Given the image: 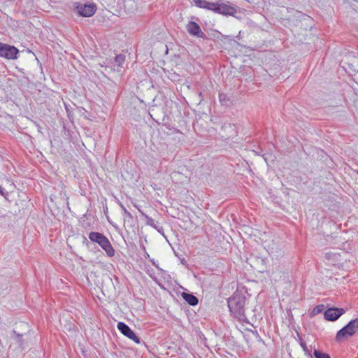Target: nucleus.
<instances>
[{
  "label": "nucleus",
  "instance_id": "f8f14e48",
  "mask_svg": "<svg viewBox=\"0 0 358 358\" xmlns=\"http://www.w3.org/2000/svg\"><path fill=\"white\" fill-rule=\"evenodd\" d=\"M125 56L123 55H117L115 57V60L113 63V66L110 68H113L114 71H117V72L121 71V69L122 68V64L124 63Z\"/></svg>",
  "mask_w": 358,
  "mask_h": 358
},
{
  "label": "nucleus",
  "instance_id": "f257e3e1",
  "mask_svg": "<svg viewBox=\"0 0 358 358\" xmlns=\"http://www.w3.org/2000/svg\"><path fill=\"white\" fill-rule=\"evenodd\" d=\"M246 297L240 292H235L228 300V307L231 314L240 321L247 320L245 314Z\"/></svg>",
  "mask_w": 358,
  "mask_h": 358
},
{
  "label": "nucleus",
  "instance_id": "6e6552de",
  "mask_svg": "<svg viewBox=\"0 0 358 358\" xmlns=\"http://www.w3.org/2000/svg\"><path fill=\"white\" fill-rule=\"evenodd\" d=\"M213 12L224 15H234L236 13V9L228 4L215 3Z\"/></svg>",
  "mask_w": 358,
  "mask_h": 358
},
{
  "label": "nucleus",
  "instance_id": "4be33fe9",
  "mask_svg": "<svg viewBox=\"0 0 358 358\" xmlns=\"http://www.w3.org/2000/svg\"><path fill=\"white\" fill-rule=\"evenodd\" d=\"M120 206H121L122 210L124 212V209H126V208L122 204H121Z\"/></svg>",
  "mask_w": 358,
  "mask_h": 358
},
{
  "label": "nucleus",
  "instance_id": "20e7f679",
  "mask_svg": "<svg viewBox=\"0 0 358 358\" xmlns=\"http://www.w3.org/2000/svg\"><path fill=\"white\" fill-rule=\"evenodd\" d=\"M73 7L79 15L86 17L92 16L96 10V5L94 3H82L76 2L73 3Z\"/></svg>",
  "mask_w": 358,
  "mask_h": 358
},
{
  "label": "nucleus",
  "instance_id": "9d476101",
  "mask_svg": "<svg viewBox=\"0 0 358 358\" xmlns=\"http://www.w3.org/2000/svg\"><path fill=\"white\" fill-rule=\"evenodd\" d=\"M186 28L188 33L193 36H196L197 38H203L205 36L199 25L193 21L189 22Z\"/></svg>",
  "mask_w": 358,
  "mask_h": 358
},
{
  "label": "nucleus",
  "instance_id": "a211bd4d",
  "mask_svg": "<svg viewBox=\"0 0 358 358\" xmlns=\"http://www.w3.org/2000/svg\"><path fill=\"white\" fill-rule=\"evenodd\" d=\"M13 334H15L16 335V338H15L16 341L20 344V347L24 348L22 340V334H17L15 330H13Z\"/></svg>",
  "mask_w": 358,
  "mask_h": 358
},
{
  "label": "nucleus",
  "instance_id": "5701e85b",
  "mask_svg": "<svg viewBox=\"0 0 358 358\" xmlns=\"http://www.w3.org/2000/svg\"><path fill=\"white\" fill-rule=\"evenodd\" d=\"M357 174H358V170H357Z\"/></svg>",
  "mask_w": 358,
  "mask_h": 358
},
{
  "label": "nucleus",
  "instance_id": "ddd939ff",
  "mask_svg": "<svg viewBox=\"0 0 358 358\" xmlns=\"http://www.w3.org/2000/svg\"><path fill=\"white\" fill-rule=\"evenodd\" d=\"M196 6L207 10H213L215 3H210L205 0H194Z\"/></svg>",
  "mask_w": 358,
  "mask_h": 358
},
{
  "label": "nucleus",
  "instance_id": "1a4fd4ad",
  "mask_svg": "<svg viewBox=\"0 0 358 358\" xmlns=\"http://www.w3.org/2000/svg\"><path fill=\"white\" fill-rule=\"evenodd\" d=\"M343 308H329L324 313L325 320L328 321H336L345 313Z\"/></svg>",
  "mask_w": 358,
  "mask_h": 358
},
{
  "label": "nucleus",
  "instance_id": "aec40b11",
  "mask_svg": "<svg viewBox=\"0 0 358 358\" xmlns=\"http://www.w3.org/2000/svg\"><path fill=\"white\" fill-rule=\"evenodd\" d=\"M301 345L305 351L307 350V347L305 343H301Z\"/></svg>",
  "mask_w": 358,
  "mask_h": 358
},
{
  "label": "nucleus",
  "instance_id": "4468645a",
  "mask_svg": "<svg viewBox=\"0 0 358 358\" xmlns=\"http://www.w3.org/2000/svg\"><path fill=\"white\" fill-rule=\"evenodd\" d=\"M183 299L191 306H196L198 304V299L192 294L183 292L182 294Z\"/></svg>",
  "mask_w": 358,
  "mask_h": 358
},
{
  "label": "nucleus",
  "instance_id": "412c9836",
  "mask_svg": "<svg viewBox=\"0 0 358 358\" xmlns=\"http://www.w3.org/2000/svg\"><path fill=\"white\" fill-rule=\"evenodd\" d=\"M0 194L3 195L4 194L3 189L0 186Z\"/></svg>",
  "mask_w": 358,
  "mask_h": 358
},
{
  "label": "nucleus",
  "instance_id": "f3484780",
  "mask_svg": "<svg viewBox=\"0 0 358 358\" xmlns=\"http://www.w3.org/2000/svg\"><path fill=\"white\" fill-rule=\"evenodd\" d=\"M313 355L315 358H331L328 354L322 352L317 350H314Z\"/></svg>",
  "mask_w": 358,
  "mask_h": 358
},
{
  "label": "nucleus",
  "instance_id": "9b49d317",
  "mask_svg": "<svg viewBox=\"0 0 358 358\" xmlns=\"http://www.w3.org/2000/svg\"><path fill=\"white\" fill-rule=\"evenodd\" d=\"M142 215L145 217L146 224L155 228L160 234H162L163 236H165L164 229L158 222L155 221L152 218L150 217L144 213H142Z\"/></svg>",
  "mask_w": 358,
  "mask_h": 358
},
{
  "label": "nucleus",
  "instance_id": "7ed1b4c3",
  "mask_svg": "<svg viewBox=\"0 0 358 358\" xmlns=\"http://www.w3.org/2000/svg\"><path fill=\"white\" fill-rule=\"evenodd\" d=\"M358 329V318H355L348 322L344 327L340 329L336 336V341L341 342L344 338L352 336Z\"/></svg>",
  "mask_w": 358,
  "mask_h": 358
},
{
  "label": "nucleus",
  "instance_id": "2eb2a0df",
  "mask_svg": "<svg viewBox=\"0 0 358 358\" xmlns=\"http://www.w3.org/2000/svg\"><path fill=\"white\" fill-rule=\"evenodd\" d=\"M219 100L221 104L225 106H229L232 103L231 98L222 92L219 93Z\"/></svg>",
  "mask_w": 358,
  "mask_h": 358
},
{
  "label": "nucleus",
  "instance_id": "423d86ee",
  "mask_svg": "<svg viewBox=\"0 0 358 358\" xmlns=\"http://www.w3.org/2000/svg\"><path fill=\"white\" fill-rule=\"evenodd\" d=\"M248 260L249 261L251 266L259 272L264 273L266 271V265L268 263L266 258H262L257 256H251L250 258H249Z\"/></svg>",
  "mask_w": 358,
  "mask_h": 358
},
{
  "label": "nucleus",
  "instance_id": "dca6fc26",
  "mask_svg": "<svg viewBox=\"0 0 358 358\" xmlns=\"http://www.w3.org/2000/svg\"><path fill=\"white\" fill-rule=\"evenodd\" d=\"M324 306L323 304L317 305L313 308V310L311 312V314L313 315L320 314L324 310Z\"/></svg>",
  "mask_w": 358,
  "mask_h": 358
},
{
  "label": "nucleus",
  "instance_id": "f03ea898",
  "mask_svg": "<svg viewBox=\"0 0 358 358\" xmlns=\"http://www.w3.org/2000/svg\"><path fill=\"white\" fill-rule=\"evenodd\" d=\"M89 238L92 242L97 243L106 253V255L112 257L115 255V250L113 249L108 238L103 234L99 232H90Z\"/></svg>",
  "mask_w": 358,
  "mask_h": 358
},
{
  "label": "nucleus",
  "instance_id": "39448f33",
  "mask_svg": "<svg viewBox=\"0 0 358 358\" xmlns=\"http://www.w3.org/2000/svg\"><path fill=\"white\" fill-rule=\"evenodd\" d=\"M19 50L15 46L0 42V57L8 59L17 58Z\"/></svg>",
  "mask_w": 358,
  "mask_h": 358
},
{
  "label": "nucleus",
  "instance_id": "0eeeda50",
  "mask_svg": "<svg viewBox=\"0 0 358 358\" xmlns=\"http://www.w3.org/2000/svg\"><path fill=\"white\" fill-rule=\"evenodd\" d=\"M117 329L123 335L134 341L136 343H140V338L125 323L122 322H119L117 324Z\"/></svg>",
  "mask_w": 358,
  "mask_h": 358
},
{
  "label": "nucleus",
  "instance_id": "6ab92c4d",
  "mask_svg": "<svg viewBox=\"0 0 358 358\" xmlns=\"http://www.w3.org/2000/svg\"><path fill=\"white\" fill-rule=\"evenodd\" d=\"M124 220H126L127 218L128 219L132 218L131 214L127 209H124Z\"/></svg>",
  "mask_w": 358,
  "mask_h": 358
}]
</instances>
